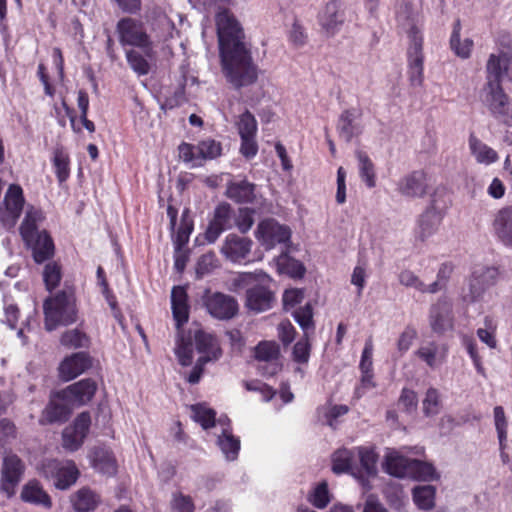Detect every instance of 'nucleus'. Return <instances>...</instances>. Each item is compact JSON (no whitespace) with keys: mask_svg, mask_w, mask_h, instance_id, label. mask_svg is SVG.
Segmentation results:
<instances>
[{"mask_svg":"<svg viewBox=\"0 0 512 512\" xmlns=\"http://www.w3.org/2000/svg\"><path fill=\"white\" fill-rule=\"evenodd\" d=\"M309 501L318 509L325 508L330 502V496L327 483L318 484L309 496Z\"/></svg>","mask_w":512,"mask_h":512,"instance_id":"680f3d73","label":"nucleus"},{"mask_svg":"<svg viewBox=\"0 0 512 512\" xmlns=\"http://www.w3.org/2000/svg\"><path fill=\"white\" fill-rule=\"evenodd\" d=\"M53 165L59 182L66 181L70 174L69 156L62 149L54 152Z\"/></svg>","mask_w":512,"mask_h":512,"instance_id":"5fc2aeb1","label":"nucleus"},{"mask_svg":"<svg viewBox=\"0 0 512 512\" xmlns=\"http://www.w3.org/2000/svg\"><path fill=\"white\" fill-rule=\"evenodd\" d=\"M411 461L402 456L398 451L389 449L385 455L383 468L392 476L398 478L408 477Z\"/></svg>","mask_w":512,"mask_h":512,"instance_id":"7c9ffc66","label":"nucleus"},{"mask_svg":"<svg viewBox=\"0 0 512 512\" xmlns=\"http://www.w3.org/2000/svg\"><path fill=\"white\" fill-rule=\"evenodd\" d=\"M492 230L504 246L512 249V206L502 207L495 212Z\"/></svg>","mask_w":512,"mask_h":512,"instance_id":"412c9836","label":"nucleus"},{"mask_svg":"<svg viewBox=\"0 0 512 512\" xmlns=\"http://www.w3.org/2000/svg\"><path fill=\"white\" fill-rule=\"evenodd\" d=\"M271 283L256 282L246 291V307L255 312H264L272 307L274 295L270 290Z\"/></svg>","mask_w":512,"mask_h":512,"instance_id":"6ab92c4d","label":"nucleus"},{"mask_svg":"<svg viewBox=\"0 0 512 512\" xmlns=\"http://www.w3.org/2000/svg\"><path fill=\"white\" fill-rule=\"evenodd\" d=\"M202 302L208 313L214 318L227 320L233 318L238 312L237 301L229 295L206 290Z\"/></svg>","mask_w":512,"mask_h":512,"instance_id":"1a4fd4ad","label":"nucleus"},{"mask_svg":"<svg viewBox=\"0 0 512 512\" xmlns=\"http://www.w3.org/2000/svg\"><path fill=\"white\" fill-rule=\"evenodd\" d=\"M117 33L122 45L139 47L147 57H152V41L140 21L133 18L121 19L117 24Z\"/></svg>","mask_w":512,"mask_h":512,"instance_id":"0eeeda50","label":"nucleus"},{"mask_svg":"<svg viewBox=\"0 0 512 512\" xmlns=\"http://www.w3.org/2000/svg\"><path fill=\"white\" fill-rule=\"evenodd\" d=\"M24 471L25 464L16 454L6 453L4 455L1 468V489L7 496L14 495L15 488L22 480Z\"/></svg>","mask_w":512,"mask_h":512,"instance_id":"f8f14e48","label":"nucleus"},{"mask_svg":"<svg viewBox=\"0 0 512 512\" xmlns=\"http://www.w3.org/2000/svg\"><path fill=\"white\" fill-rule=\"evenodd\" d=\"M511 63L512 52L509 48L490 54L486 64V82L496 81L501 83V79L508 72Z\"/></svg>","mask_w":512,"mask_h":512,"instance_id":"b1692460","label":"nucleus"},{"mask_svg":"<svg viewBox=\"0 0 512 512\" xmlns=\"http://www.w3.org/2000/svg\"><path fill=\"white\" fill-rule=\"evenodd\" d=\"M60 342L68 349H77L87 347L89 338L79 329H71L62 334Z\"/></svg>","mask_w":512,"mask_h":512,"instance_id":"3c124183","label":"nucleus"},{"mask_svg":"<svg viewBox=\"0 0 512 512\" xmlns=\"http://www.w3.org/2000/svg\"><path fill=\"white\" fill-rule=\"evenodd\" d=\"M91 425L89 413L83 412L77 416L73 424L67 426L62 433V445L71 452L78 450L86 438Z\"/></svg>","mask_w":512,"mask_h":512,"instance_id":"4468645a","label":"nucleus"},{"mask_svg":"<svg viewBox=\"0 0 512 512\" xmlns=\"http://www.w3.org/2000/svg\"><path fill=\"white\" fill-rule=\"evenodd\" d=\"M197 151L203 161L214 159L221 154V145L213 139H206L197 144Z\"/></svg>","mask_w":512,"mask_h":512,"instance_id":"0e129e2a","label":"nucleus"},{"mask_svg":"<svg viewBox=\"0 0 512 512\" xmlns=\"http://www.w3.org/2000/svg\"><path fill=\"white\" fill-rule=\"evenodd\" d=\"M238 132L240 137L242 136H256L257 132V121L255 117L246 110L239 117L237 122Z\"/></svg>","mask_w":512,"mask_h":512,"instance_id":"bf43d9fd","label":"nucleus"},{"mask_svg":"<svg viewBox=\"0 0 512 512\" xmlns=\"http://www.w3.org/2000/svg\"><path fill=\"white\" fill-rule=\"evenodd\" d=\"M126 58L130 67L138 75H146L149 73L150 65L139 52L135 50H129L126 52Z\"/></svg>","mask_w":512,"mask_h":512,"instance_id":"e2e57ef3","label":"nucleus"},{"mask_svg":"<svg viewBox=\"0 0 512 512\" xmlns=\"http://www.w3.org/2000/svg\"><path fill=\"white\" fill-rule=\"evenodd\" d=\"M484 325L485 328L477 330V336L489 348L495 349L497 347V340L495 338L496 323L492 317L486 316L484 318Z\"/></svg>","mask_w":512,"mask_h":512,"instance_id":"864d4df0","label":"nucleus"},{"mask_svg":"<svg viewBox=\"0 0 512 512\" xmlns=\"http://www.w3.org/2000/svg\"><path fill=\"white\" fill-rule=\"evenodd\" d=\"M255 186L245 179L232 180L227 184L226 196L238 203L252 202Z\"/></svg>","mask_w":512,"mask_h":512,"instance_id":"c9c22d12","label":"nucleus"},{"mask_svg":"<svg viewBox=\"0 0 512 512\" xmlns=\"http://www.w3.org/2000/svg\"><path fill=\"white\" fill-rule=\"evenodd\" d=\"M356 158L358 160L360 178L367 187L374 188L376 186V175L372 160L363 151H357Z\"/></svg>","mask_w":512,"mask_h":512,"instance_id":"c03bdc74","label":"nucleus"},{"mask_svg":"<svg viewBox=\"0 0 512 512\" xmlns=\"http://www.w3.org/2000/svg\"><path fill=\"white\" fill-rule=\"evenodd\" d=\"M429 324L438 334L450 331L454 327L453 302L446 296H441L431 305L429 311Z\"/></svg>","mask_w":512,"mask_h":512,"instance_id":"9b49d317","label":"nucleus"},{"mask_svg":"<svg viewBox=\"0 0 512 512\" xmlns=\"http://www.w3.org/2000/svg\"><path fill=\"white\" fill-rule=\"evenodd\" d=\"M174 351L182 366L191 365L193 360V348L190 337L186 339L184 335L179 333Z\"/></svg>","mask_w":512,"mask_h":512,"instance_id":"8fccbe9b","label":"nucleus"},{"mask_svg":"<svg viewBox=\"0 0 512 512\" xmlns=\"http://www.w3.org/2000/svg\"><path fill=\"white\" fill-rule=\"evenodd\" d=\"M277 268L280 273L287 274L292 278H302L306 272L304 265L287 254H281L277 260Z\"/></svg>","mask_w":512,"mask_h":512,"instance_id":"49530a36","label":"nucleus"},{"mask_svg":"<svg viewBox=\"0 0 512 512\" xmlns=\"http://www.w3.org/2000/svg\"><path fill=\"white\" fill-rule=\"evenodd\" d=\"M332 471L336 474L350 473L360 480L361 485L367 491L370 485L367 479L360 474L356 463V448H342L337 450L332 457Z\"/></svg>","mask_w":512,"mask_h":512,"instance_id":"f3484780","label":"nucleus"},{"mask_svg":"<svg viewBox=\"0 0 512 512\" xmlns=\"http://www.w3.org/2000/svg\"><path fill=\"white\" fill-rule=\"evenodd\" d=\"M218 266V260L214 253L202 255L196 266V274L199 278L209 274Z\"/></svg>","mask_w":512,"mask_h":512,"instance_id":"338daca9","label":"nucleus"},{"mask_svg":"<svg viewBox=\"0 0 512 512\" xmlns=\"http://www.w3.org/2000/svg\"><path fill=\"white\" fill-rule=\"evenodd\" d=\"M408 477H413L422 481H431L437 479L438 475L432 464L419 460H412Z\"/></svg>","mask_w":512,"mask_h":512,"instance_id":"de8ad7c7","label":"nucleus"},{"mask_svg":"<svg viewBox=\"0 0 512 512\" xmlns=\"http://www.w3.org/2000/svg\"><path fill=\"white\" fill-rule=\"evenodd\" d=\"M254 356L258 361L269 364V371L265 375H274L280 370V347L275 341H261L254 348Z\"/></svg>","mask_w":512,"mask_h":512,"instance_id":"a878e982","label":"nucleus"},{"mask_svg":"<svg viewBox=\"0 0 512 512\" xmlns=\"http://www.w3.org/2000/svg\"><path fill=\"white\" fill-rule=\"evenodd\" d=\"M43 310L47 331L75 323L77 306L74 291L72 289L63 290L47 298L43 303Z\"/></svg>","mask_w":512,"mask_h":512,"instance_id":"f03ea898","label":"nucleus"},{"mask_svg":"<svg viewBox=\"0 0 512 512\" xmlns=\"http://www.w3.org/2000/svg\"><path fill=\"white\" fill-rule=\"evenodd\" d=\"M188 296L184 287L175 286L171 292V305L176 326L180 329L181 325L186 323L189 318Z\"/></svg>","mask_w":512,"mask_h":512,"instance_id":"c756f323","label":"nucleus"},{"mask_svg":"<svg viewBox=\"0 0 512 512\" xmlns=\"http://www.w3.org/2000/svg\"><path fill=\"white\" fill-rule=\"evenodd\" d=\"M234 215L232 208L227 203L219 204L215 211L212 221L222 227L224 230L231 229L233 226Z\"/></svg>","mask_w":512,"mask_h":512,"instance_id":"603ef678","label":"nucleus"},{"mask_svg":"<svg viewBox=\"0 0 512 512\" xmlns=\"http://www.w3.org/2000/svg\"><path fill=\"white\" fill-rule=\"evenodd\" d=\"M398 191L401 195L408 198H420L426 194L427 184L425 175L422 172L415 171L398 182Z\"/></svg>","mask_w":512,"mask_h":512,"instance_id":"bb28decb","label":"nucleus"},{"mask_svg":"<svg viewBox=\"0 0 512 512\" xmlns=\"http://www.w3.org/2000/svg\"><path fill=\"white\" fill-rule=\"evenodd\" d=\"M221 70L226 81L235 89L255 84L260 70L248 47L220 54Z\"/></svg>","mask_w":512,"mask_h":512,"instance_id":"f257e3e1","label":"nucleus"},{"mask_svg":"<svg viewBox=\"0 0 512 512\" xmlns=\"http://www.w3.org/2000/svg\"><path fill=\"white\" fill-rule=\"evenodd\" d=\"M70 413V405L66 402L58 403L52 399L44 409L40 418L41 424H51L55 422L65 421Z\"/></svg>","mask_w":512,"mask_h":512,"instance_id":"58836bf2","label":"nucleus"},{"mask_svg":"<svg viewBox=\"0 0 512 512\" xmlns=\"http://www.w3.org/2000/svg\"><path fill=\"white\" fill-rule=\"evenodd\" d=\"M293 316L295 321L304 331L314 327L313 310L310 304H306L304 307L295 310Z\"/></svg>","mask_w":512,"mask_h":512,"instance_id":"69168bd1","label":"nucleus"},{"mask_svg":"<svg viewBox=\"0 0 512 512\" xmlns=\"http://www.w3.org/2000/svg\"><path fill=\"white\" fill-rule=\"evenodd\" d=\"M21 498L25 502L42 505L46 508H50L52 504L49 495L36 481H30L23 487Z\"/></svg>","mask_w":512,"mask_h":512,"instance_id":"ea45409f","label":"nucleus"},{"mask_svg":"<svg viewBox=\"0 0 512 512\" xmlns=\"http://www.w3.org/2000/svg\"><path fill=\"white\" fill-rule=\"evenodd\" d=\"M92 466L99 472L112 475L116 472V461L107 449L95 448L90 454Z\"/></svg>","mask_w":512,"mask_h":512,"instance_id":"4c0bfd02","label":"nucleus"},{"mask_svg":"<svg viewBox=\"0 0 512 512\" xmlns=\"http://www.w3.org/2000/svg\"><path fill=\"white\" fill-rule=\"evenodd\" d=\"M92 365L91 358L84 352L74 353L64 358L58 368L59 376L64 381H70L84 373Z\"/></svg>","mask_w":512,"mask_h":512,"instance_id":"aec40b11","label":"nucleus"},{"mask_svg":"<svg viewBox=\"0 0 512 512\" xmlns=\"http://www.w3.org/2000/svg\"><path fill=\"white\" fill-rule=\"evenodd\" d=\"M338 129L340 131L341 137H343L346 141H350L354 134L356 133V129L353 125V114L350 111H344L340 117Z\"/></svg>","mask_w":512,"mask_h":512,"instance_id":"774afa93","label":"nucleus"},{"mask_svg":"<svg viewBox=\"0 0 512 512\" xmlns=\"http://www.w3.org/2000/svg\"><path fill=\"white\" fill-rule=\"evenodd\" d=\"M460 30L461 26L459 21L455 23L451 37H450V47L452 51L460 58L467 59L471 56V52L474 46L473 40L470 38H465L461 40L460 38Z\"/></svg>","mask_w":512,"mask_h":512,"instance_id":"79ce46f5","label":"nucleus"},{"mask_svg":"<svg viewBox=\"0 0 512 512\" xmlns=\"http://www.w3.org/2000/svg\"><path fill=\"white\" fill-rule=\"evenodd\" d=\"M216 444L227 460H235L240 450V440L232 433L229 420L219 418L214 432Z\"/></svg>","mask_w":512,"mask_h":512,"instance_id":"a211bd4d","label":"nucleus"},{"mask_svg":"<svg viewBox=\"0 0 512 512\" xmlns=\"http://www.w3.org/2000/svg\"><path fill=\"white\" fill-rule=\"evenodd\" d=\"M462 344L469 354L476 371L483 377H486V371L482 363V359L477 351V345L475 340L469 336L462 337Z\"/></svg>","mask_w":512,"mask_h":512,"instance_id":"6e6d98bb","label":"nucleus"},{"mask_svg":"<svg viewBox=\"0 0 512 512\" xmlns=\"http://www.w3.org/2000/svg\"><path fill=\"white\" fill-rule=\"evenodd\" d=\"M193 338L196 350L200 356L187 377V381L190 384L198 383L202 376L204 366L209 362L217 361L222 355L220 344L212 334L198 329L194 332Z\"/></svg>","mask_w":512,"mask_h":512,"instance_id":"39448f33","label":"nucleus"},{"mask_svg":"<svg viewBox=\"0 0 512 512\" xmlns=\"http://www.w3.org/2000/svg\"><path fill=\"white\" fill-rule=\"evenodd\" d=\"M192 419L199 423L205 430L218 426L216 422V412L205 403H198L190 407Z\"/></svg>","mask_w":512,"mask_h":512,"instance_id":"a19ab883","label":"nucleus"},{"mask_svg":"<svg viewBox=\"0 0 512 512\" xmlns=\"http://www.w3.org/2000/svg\"><path fill=\"white\" fill-rule=\"evenodd\" d=\"M192 230L193 222L189 218V211L185 210L182 213L181 224L174 235L175 250L181 251V249L188 243Z\"/></svg>","mask_w":512,"mask_h":512,"instance_id":"09e8293b","label":"nucleus"},{"mask_svg":"<svg viewBox=\"0 0 512 512\" xmlns=\"http://www.w3.org/2000/svg\"><path fill=\"white\" fill-rule=\"evenodd\" d=\"M256 282L272 283V278L262 270L254 272H241L234 275L227 282V289L232 292H238L242 289L254 286Z\"/></svg>","mask_w":512,"mask_h":512,"instance_id":"cd10ccee","label":"nucleus"},{"mask_svg":"<svg viewBox=\"0 0 512 512\" xmlns=\"http://www.w3.org/2000/svg\"><path fill=\"white\" fill-rule=\"evenodd\" d=\"M413 501L421 510H430L435 506L436 489L432 485H422L413 488Z\"/></svg>","mask_w":512,"mask_h":512,"instance_id":"37998d69","label":"nucleus"},{"mask_svg":"<svg viewBox=\"0 0 512 512\" xmlns=\"http://www.w3.org/2000/svg\"><path fill=\"white\" fill-rule=\"evenodd\" d=\"M416 354L429 367L434 368L445 361L447 348L445 346H439L435 342H428L421 345L416 351Z\"/></svg>","mask_w":512,"mask_h":512,"instance_id":"e433bc0d","label":"nucleus"},{"mask_svg":"<svg viewBox=\"0 0 512 512\" xmlns=\"http://www.w3.org/2000/svg\"><path fill=\"white\" fill-rule=\"evenodd\" d=\"M251 248L252 241L250 239L229 234L222 245L221 253L227 260L239 263L248 256Z\"/></svg>","mask_w":512,"mask_h":512,"instance_id":"5701e85b","label":"nucleus"},{"mask_svg":"<svg viewBox=\"0 0 512 512\" xmlns=\"http://www.w3.org/2000/svg\"><path fill=\"white\" fill-rule=\"evenodd\" d=\"M255 235L261 245L270 250L278 244L289 242L291 230L274 219H266L258 224Z\"/></svg>","mask_w":512,"mask_h":512,"instance_id":"9d476101","label":"nucleus"},{"mask_svg":"<svg viewBox=\"0 0 512 512\" xmlns=\"http://www.w3.org/2000/svg\"><path fill=\"white\" fill-rule=\"evenodd\" d=\"M178 151L180 158L184 162L191 164L192 167L202 165L203 160L197 151V145L182 143L179 145Z\"/></svg>","mask_w":512,"mask_h":512,"instance_id":"052dcab7","label":"nucleus"},{"mask_svg":"<svg viewBox=\"0 0 512 512\" xmlns=\"http://www.w3.org/2000/svg\"><path fill=\"white\" fill-rule=\"evenodd\" d=\"M494 427L497 434L500 457L503 463H508V420L502 406H496L493 410Z\"/></svg>","mask_w":512,"mask_h":512,"instance_id":"c85d7f7f","label":"nucleus"},{"mask_svg":"<svg viewBox=\"0 0 512 512\" xmlns=\"http://www.w3.org/2000/svg\"><path fill=\"white\" fill-rule=\"evenodd\" d=\"M100 502V496L87 487L79 489L71 496V503L76 512L94 511Z\"/></svg>","mask_w":512,"mask_h":512,"instance_id":"f704fd0d","label":"nucleus"},{"mask_svg":"<svg viewBox=\"0 0 512 512\" xmlns=\"http://www.w3.org/2000/svg\"><path fill=\"white\" fill-rule=\"evenodd\" d=\"M423 37L415 29L410 32L408 68L411 84L420 86L423 82Z\"/></svg>","mask_w":512,"mask_h":512,"instance_id":"2eb2a0df","label":"nucleus"},{"mask_svg":"<svg viewBox=\"0 0 512 512\" xmlns=\"http://www.w3.org/2000/svg\"><path fill=\"white\" fill-rule=\"evenodd\" d=\"M468 144L470 153L477 163L488 166L498 161V153L475 135H470Z\"/></svg>","mask_w":512,"mask_h":512,"instance_id":"72a5a7b5","label":"nucleus"},{"mask_svg":"<svg viewBox=\"0 0 512 512\" xmlns=\"http://www.w3.org/2000/svg\"><path fill=\"white\" fill-rule=\"evenodd\" d=\"M32 249L35 262L42 263L54 255V244L46 231L32 237L31 243H25Z\"/></svg>","mask_w":512,"mask_h":512,"instance_id":"2f4dec72","label":"nucleus"},{"mask_svg":"<svg viewBox=\"0 0 512 512\" xmlns=\"http://www.w3.org/2000/svg\"><path fill=\"white\" fill-rule=\"evenodd\" d=\"M61 268L56 262L47 263L43 271V279L47 290L56 288L61 280Z\"/></svg>","mask_w":512,"mask_h":512,"instance_id":"4d7b16f0","label":"nucleus"},{"mask_svg":"<svg viewBox=\"0 0 512 512\" xmlns=\"http://www.w3.org/2000/svg\"><path fill=\"white\" fill-rule=\"evenodd\" d=\"M24 205L22 188L12 184L4 197V208H0V222L11 228L16 224Z\"/></svg>","mask_w":512,"mask_h":512,"instance_id":"dca6fc26","label":"nucleus"},{"mask_svg":"<svg viewBox=\"0 0 512 512\" xmlns=\"http://www.w3.org/2000/svg\"><path fill=\"white\" fill-rule=\"evenodd\" d=\"M441 407L440 394L437 389L429 388L423 399V412L426 416H434L439 413Z\"/></svg>","mask_w":512,"mask_h":512,"instance_id":"13d9d810","label":"nucleus"},{"mask_svg":"<svg viewBox=\"0 0 512 512\" xmlns=\"http://www.w3.org/2000/svg\"><path fill=\"white\" fill-rule=\"evenodd\" d=\"M96 390L97 384L94 380L83 379L58 392L56 398L70 406H81L91 401Z\"/></svg>","mask_w":512,"mask_h":512,"instance_id":"ddd939ff","label":"nucleus"},{"mask_svg":"<svg viewBox=\"0 0 512 512\" xmlns=\"http://www.w3.org/2000/svg\"><path fill=\"white\" fill-rule=\"evenodd\" d=\"M344 22L340 0L329 1L319 15V24L327 35H334Z\"/></svg>","mask_w":512,"mask_h":512,"instance_id":"4be33fe9","label":"nucleus"},{"mask_svg":"<svg viewBox=\"0 0 512 512\" xmlns=\"http://www.w3.org/2000/svg\"><path fill=\"white\" fill-rule=\"evenodd\" d=\"M480 99L495 119L512 126V101L505 93L501 83L486 82L481 89Z\"/></svg>","mask_w":512,"mask_h":512,"instance_id":"7ed1b4c3","label":"nucleus"},{"mask_svg":"<svg viewBox=\"0 0 512 512\" xmlns=\"http://www.w3.org/2000/svg\"><path fill=\"white\" fill-rule=\"evenodd\" d=\"M497 270L493 267L477 265L467 279L466 287L462 289V300L465 303H475L483 299L486 291L496 283Z\"/></svg>","mask_w":512,"mask_h":512,"instance_id":"423d86ee","label":"nucleus"},{"mask_svg":"<svg viewBox=\"0 0 512 512\" xmlns=\"http://www.w3.org/2000/svg\"><path fill=\"white\" fill-rule=\"evenodd\" d=\"M44 220L43 212L35 207H29L20 226V235L25 243H31L32 237L40 234L39 224Z\"/></svg>","mask_w":512,"mask_h":512,"instance_id":"473e14b6","label":"nucleus"},{"mask_svg":"<svg viewBox=\"0 0 512 512\" xmlns=\"http://www.w3.org/2000/svg\"><path fill=\"white\" fill-rule=\"evenodd\" d=\"M442 219L443 216L441 212L435 208H428L420 215L417 221V226L415 228V235L417 239L425 241L435 235L440 228Z\"/></svg>","mask_w":512,"mask_h":512,"instance_id":"393cba45","label":"nucleus"},{"mask_svg":"<svg viewBox=\"0 0 512 512\" xmlns=\"http://www.w3.org/2000/svg\"><path fill=\"white\" fill-rule=\"evenodd\" d=\"M215 21L219 54L247 47L240 23L228 10L218 12Z\"/></svg>","mask_w":512,"mask_h":512,"instance_id":"20e7f679","label":"nucleus"},{"mask_svg":"<svg viewBox=\"0 0 512 512\" xmlns=\"http://www.w3.org/2000/svg\"><path fill=\"white\" fill-rule=\"evenodd\" d=\"M378 456L371 447H356V463L359 461L361 468L368 477H373L377 473Z\"/></svg>","mask_w":512,"mask_h":512,"instance_id":"a18cd8bd","label":"nucleus"},{"mask_svg":"<svg viewBox=\"0 0 512 512\" xmlns=\"http://www.w3.org/2000/svg\"><path fill=\"white\" fill-rule=\"evenodd\" d=\"M43 475L54 480L59 489H67L79 476V471L72 461L47 460L41 466Z\"/></svg>","mask_w":512,"mask_h":512,"instance_id":"6e6552de","label":"nucleus"}]
</instances>
